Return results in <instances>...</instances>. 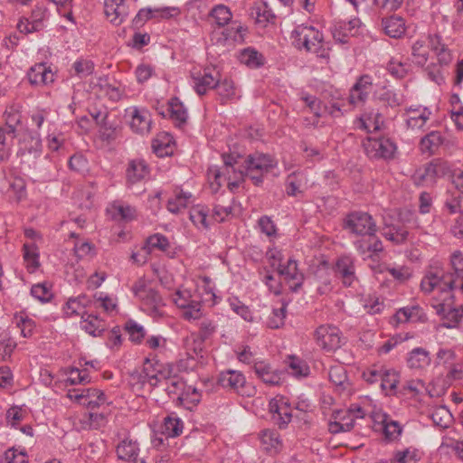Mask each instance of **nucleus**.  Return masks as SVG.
Wrapping results in <instances>:
<instances>
[{
    "label": "nucleus",
    "mask_w": 463,
    "mask_h": 463,
    "mask_svg": "<svg viewBox=\"0 0 463 463\" xmlns=\"http://www.w3.org/2000/svg\"><path fill=\"white\" fill-rule=\"evenodd\" d=\"M344 228L360 236L374 235L377 232L373 217L364 212H353L347 214L344 221Z\"/></svg>",
    "instance_id": "nucleus-5"
},
{
    "label": "nucleus",
    "mask_w": 463,
    "mask_h": 463,
    "mask_svg": "<svg viewBox=\"0 0 463 463\" xmlns=\"http://www.w3.org/2000/svg\"><path fill=\"white\" fill-rule=\"evenodd\" d=\"M215 90L222 103L237 98L236 87L231 79L224 78L221 80V76L218 77Z\"/></svg>",
    "instance_id": "nucleus-37"
},
{
    "label": "nucleus",
    "mask_w": 463,
    "mask_h": 463,
    "mask_svg": "<svg viewBox=\"0 0 463 463\" xmlns=\"http://www.w3.org/2000/svg\"><path fill=\"white\" fill-rule=\"evenodd\" d=\"M365 153L372 158L391 159L396 150L395 144L389 138H368L364 143Z\"/></svg>",
    "instance_id": "nucleus-9"
},
{
    "label": "nucleus",
    "mask_w": 463,
    "mask_h": 463,
    "mask_svg": "<svg viewBox=\"0 0 463 463\" xmlns=\"http://www.w3.org/2000/svg\"><path fill=\"white\" fill-rule=\"evenodd\" d=\"M253 369L256 375L266 384L278 385L281 383L282 373L273 370L270 364L264 361L256 362Z\"/></svg>",
    "instance_id": "nucleus-24"
},
{
    "label": "nucleus",
    "mask_w": 463,
    "mask_h": 463,
    "mask_svg": "<svg viewBox=\"0 0 463 463\" xmlns=\"http://www.w3.org/2000/svg\"><path fill=\"white\" fill-rule=\"evenodd\" d=\"M430 50L436 55L440 66L449 65L453 60V54L449 49L448 39H444L439 33H430L427 36Z\"/></svg>",
    "instance_id": "nucleus-12"
},
{
    "label": "nucleus",
    "mask_w": 463,
    "mask_h": 463,
    "mask_svg": "<svg viewBox=\"0 0 463 463\" xmlns=\"http://www.w3.org/2000/svg\"><path fill=\"white\" fill-rule=\"evenodd\" d=\"M455 288V276L444 274L439 262L428 268L420 281V290L424 294L434 293L430 305L443 320L442 326L446 328L457 327L463 317V305L454 307Z\"/></svg>",
    "instance_id": "nucleus-1"
},
{
    "label": "nucleus",
    "mask_w": 463,
    "mask_h": 463,
    "mask_svg": "<svg viewBox=\"0 0 463 463\" xmlns=\"http://www.w3.org/2000/svg\"><path fill=\"white\" fill-rule=\"evenodd\" d=\"M289 373L297 378L306 377L309 374L310 370L307 364L296 356H289L288 362Z\"/></svg>",
    "instance_id": "nucleus-47"
},
{
    "label": "nucleus",
    "mask_w": 463,
    "mask_h": 463,
    "mask_svg": "<svg viewBox=\"0 0 463 463\" xmlns=\"http://www.w3.org/2000/svg\"><path fill=\"white\" fill-rule=\"evenodd\" d=\"M203 316L202 304L200 301L194 300L187 307L183 308L182 317L185 320H197Z\"/></svg>",
    "instance_id": "nucleus-64"
},
{
    "label": "nucleus",
    "mask_w": 463,
    "mask_h": 463,
    "mask_svg": "<svg viewBox=\"0 0 463 463\" xmlns=\"http://www.w3.org/2000/svg\"><path fill=\"white\" fill-rule=\"evenodd\" d=\"M131 289L141 303L142 309L150 317L158 318L165 316V303L151 281L140 278L133 284Z\"/></svg>",
    "instance_id": "nucleus-3"
},
{
    "label": "nucleus",
    "mask_w": 463,
    "mask_h": 463,
    "mask_svg": "<svg viewBox=\"0 0 463 463\" xmlns=\"http://www.w3.org/2000/svg\"><path fill=\"white\" fill-rule=\"evenodd\" d=\"M261 443L265 446L266 450H278L280 447L279 434L273 430H264L260 434Z\"/></svg>",
    "instance_id": "nucleus-53"
},
{
    "label": "nucleus",
    "mask_w": 463,
    "mask_h": 463,
    "mask_svg": "<svg viewBox=\"0 0 463 463\" xmlns=\"http://www.w3.org/2000/svg\"><path fill=\"white\" fill-rule=\"evenodd\" d=\"M217 324L210 318H203L199 323V330L194 333L204 341L211 339L216 333Z\"/></svg>",
    "instance_id": "nucleus-56"
},
{
    "label": "nucleus",
    "mask_w": 463,
    "mask_h": 463,
    "mask_svg": "<svg viewBox=\"0 0 463 463\" xmlns=\"http://www.w3.org/2000/svg\"><path fill=\"white\" fill-rule=\"evenodd\" d=\"M217 383L224 389L241 392L246 379L241 372L229 369L219 373Z\"/></svg>",
    "instance_id": "nucleus-20"
},
{
    "label": "nucleus",
    "mask_w": 463,
    "mask_h": 463,
    "mask_svg": "<svg viewBox=\"0 0 463 463\" xmlns=\"http://www.w3.org/2000/svg\"><path fill=\"white\" fill-rule=\"evenodd\" d=\"M168 110L170 118L177 127H182L186 123L188 118L187 109L178 98L175 97L169 100Z\"/></svg>",
    "instance_id": "nucleus-34"
},
{
    "label": "nucleus",
    "mask_w": 463,
    "mask_h": 463,
    "mask_svg": "<svg viewBox=\"0 0 463 463\" xmlns=\"http://www.w3.org/2000/svg\"><path fill=\"white\" fill-rule=\"evenodd\" d=\"M220 72L215 68H206L203 71L193 74L194 89L198 95H204L209 90H215Z\"/></svg>",
    "instance_id": "nucleus-13"
},
{
    "label": "nucleus",
    "mask_w": 463,
    "mask_h": 463,
    "mask_svg": "<svg viewBox=\"0 0 463 463\" xmlns=\"http://www.w3.org/2000/svg\"><path fill=\"white\" fill-rule=\"evenodd\" d=\"M48 10L43 5H36L32 11L30 18L32 30H42L43 28V21L47 18Z\"/></svg>",
    "instance_id": "nucleus-57"
},
{
    "label": "nucleus",
    "mask_w": 463,
    "mask_h": 463,
    "mask_svg": "<svg viewBox=\"0 0 463 463\" xmlns=\"http://www.w3.org/2000/svg\"><path fill=\"white\" fill-rule=\"evenodd\" d=\"M231 309L246 321H252L253 317L250 308L244 305L238 298L231 297L228 298Z\"/></svg>",
    "instance_id": "nucleus-58"
},
{
    "label": "nucleus",
    "mask_w": 463,
    "mask_h": 463,
    "mask_svg": "<svg viewBox=\"0 0 463 463\" xmlns=\"http://www.w3.org/2000/svg\"><path fill=\"white\" fill-rule=\"evenodd\" d=\"M431 420L436 426L446 429L452 422V415L445 406H440L432 411Z\"/></svg>",
    "instance_id": "nucleus-50"
},
{
    "label": "nucleus",
    "mask_w": 463,
    "mask_h": 463,
    "mask_svg": "<svg viewBox=\"0 0 463 463\" xmlns=\"http://www.w3.org/2000/svg\"><path fill=\"white\" fill-rule=\"evenodd\" d=\"M243 169L238 171V178L244 179L249 177L255 185H260L263 182V176L276 165V161L269 156L255 153L250 155L243 162Z\"/></svg>",
    "instance_id": "nucleus-4"
},
{
    "label": "nucleus",
    "mask_w": 463,
    "mask_h": 463,
    "mask_svg": "<svg viewBox=\"0 0 463 463\" xmlns=\"http://www.w3.org/2000/svg\"><path fill=\"white\" fill-rule=\"evenodd\" d=\"M104 12L107 19L116 26L123 24L129 14L126 0H105Z\"/></svg>",
    "instance_id": "nucleus-14"
},
{
    "label": "nucleus",
    "mask_w": 463,
    "mask_h": 463,
    "mask_svg": "<svg viewBox=\"0 0 463 463\" xmlns=\"http://www.w3.org/2000/svg\"><path fill=\"white\" fill-rule=\"evenodd\" d=\"M223 168L222 171L218 169H210L209 175L214 177V182L217 187L222 185V181L231 180L232 178H238V171L243 169V165L241 164V156H234L232 155L222 154Z\"/></svg>",
    "instance_id": "nucleus-8"
},
{
    "label": "nucleus",
    "mask_w": 463,
    "mask_h": 463,
    "mask_svg": "<svg viewBox=\"0 0 463 463\" xmlns=\"http://www.w3.org/2000/svg\"><path fill=\"white\" fill-rule=\"evenodd\" d=\"M149 174L148 166L144 160H132L127 168V180L129 184H137Z\"/></svg>",
    "instance_id": "nucleus-32"
},
{
    "label": "nucleus",
    "mask_w": 463,
    "mask_h": 463,
    "mask_svg": "<svg viewBox=\"0 0 463 463\" xmlns=\"http://www.w3.org/2000/svg\"><path fill=\"white\" fill-rule=\"evenodd\" d=\"M139 451L140 445L138 441L130 436L120 439L116 447L118 458L128 462L137 461Z\"/></svg>",
    "instance_id": "nucleus-21"
},
{
    "label": "nucleus",
    "mask_w": 463,
    "mask_h": 463,
    "mask_svg": "<svg viewBox=\"0 0 463 463\" xmlns=\"http://www.w3.org/2000/svg\"><path fill=\"white\" fill-rule=\"evenodd\" d=\"M189 218L194 225L200 231H207L210 228L211 219L208 217V209L203 205L191 208Z\"/></svg>",
    "instance_id": "nucleus-36"
},
{
    "label": "nucleus",
    "mask_w": 463,
    "mask_h": 463,
    "mask_svg": "<svg viewBox=\"0 0 463 463\" xmlns=\"http://www.w3.org/2000/svg\"><path fill=\"white\" fill-rule=\"evenodd\" d=\"M442 172L440 164L431 162L418 168L412 175L413 182L416 185H422L426 183L434 182L435 178Z\"/></svg>",
    "instance_id": "nucleus-22"
},
{
    "label": "nucleus",
    "mask_w": 463,
    "mask_h": 463,
    "mask_svg": "<svg viewBox=\"0 0 463 463\" xmlns=\"http://www.w3.org/2000/svg\"><path fill=\"white\" fill-rule=\"evenodd\" d=\"M31 295L41 302H48L52 298V292L47 283H38L32 287Z\"/></svg>",
    "instance_id": "nucleus-63"
},
{
    "label": "nucleus",
    "mask_w": 463,
    "mask_h": 463,
    "mask_svg": "<svg viewBox=\"0 0 463 463\" xmlns=\"http://www.w3.org/2000/svg\"><path fill=\"white\" fill-rule=\"evenodd\" d=\"M146 245L148 247L147 252L156 249L161 251H166L170 247L168 239L161 233L149 236L146 240Z\"/></svg>",
    "instance_id": "nucleus-59"
},
{
    "label": "nucleus",
    "mask_w": 463,
    "mask_h": 463,
    "mask_svg": "<svg viewBox=\"0 0 463 463\" xmlns=\"http://www.w3.org/2000/svg\"><path fill=\"white\" fill-rule=\"evenodd\" d=\"M73 69L79 78H86L93 73L94 63L90 60L79 59L73 63Z\"/></svg>",
    "instance_id": "nucleus-61"
},
{
    "label": "nucleus",
    "mask_w": 463,
    "mask_h": 463,
    "mask_svg": "<svg viewBox=\"0 0 463 463\" xmlns=\"http://www.w3.org/2000/svg\"><path fill=\"white\" fill-rule=\"evenodd\" d=\"M21 150L26 151L34 157L40 156L42 152V140L38 133L27 134L21 142Z\"/></svg>",
    "instance_id": "nucleus-44"
},
{
    "label": "nucleus",
    "mask_w": 463,
    "mask_h": 463,
    "mask_svg": "<svg viewBox=\"0 0 463 463\" xmlns=\"http://www.w3.org/2000/svg\"><path fill=\"white\" fill-rule=\"evenodd\" d=\"M67 397L87 408L93 410L106 403L104 392L99 389L79 388L70 390Z\"/></svg>",
    "instance_id": "nucleus-7"
},
{
    "label": "nucleus",
    "mask_w": 463,
    "mask_h": 463,
    "mask_svg": "<svg viewBox=\"0 0 463 463\" xmlns=\"http://www.w3.org/2000/svg\"><path fill=\"white\" fill-rule=\"evenodd\" d=\"M430 51V46L427 37L416 40L411 45L412 61L419 66H424L429 60Z\"/></svg>",
    "instance_id": "nucleus-31"
},
{
    "label": "nucleus",
    "mask_w": 463,
    "mask_h": 463,
    "mask_svg": "<svg viewBox=\"0 0 463 463\" xmlns=\"http://www.w3.org/2000/svg\"><path fill=\"white\" fill-rule=\"evenodd\" d=\"M162 433L168 438H175L182 434L183 420L175 414L166 416L162 424Z\"/></svg>",
    "instance_id": "nucleus-38"
},
{
    "label": "nucleus",
    "mask_w": 463,
    "mask_h": 463,
    "mask_svg": "<svg viewBox=\"0 0 463 463\" xmlns=\"http://www.w3.org/2000/svg\"><path fill=\"white\" fill-rule=\"evenodd\" d=\"M28 80L33 85H46L54 80L52 70L45 63H37L28 71Z\"/></svg>",
    "instance_id": "nucleus-25"
},
{
    "label": "nucleus",
    "mask_w": 463,
    "mask_h": 463,
    "mask_svg": "<svg viewBox=\"0 0 463 463\" xmlns=\"http://www.w3.org/2000/svg\"><path fill=\"white\" fill-rule=\"evenodd\" d=\"M81 328L89 335L97 337L100 336L108 328L106 321L92 313H87L82 317Z\"/></svg>",
    "instance_id": "nucleus-26"
},
{
    "label": "nucleus",
    "mask_w": 463,
    "mask_h": 463,
    "mask_svg": "<svg viewBox=\"0 0 463 463\" xmlns=\"http://www.w3.org/2000/svg\"><path fill=\"white\" fill-rule=\"evenodd\" d=\"M142 369L143 373L146 376V380H148L150 387L157 386V384L163 381V379H166L167 374L170 373V371L165 369L164 364L157 361L153 362L148 358H146L144 361Z\"/></svg>",
    "instance_id": "nucleus-19"
},
{
    "label": "nucleus",
    "mask_w": 463,
    "mask_h": 463,
    "mask_svg": "<svg viewBox=\"0 0 463 463\" xmlns=\"http://www.w3.org/2000/svg\"><path fill=\"white\" fill-rule=\"evenodd\" d=\"M431 111L427 107L411 106L406 109L405 121L408 128L421 129L430 118Z\"/></svg>",
    "instance_id": "nucleus-17"
},
{
    "label": "nucleus",
    "mask_w": 463,
    "mask_h": 463,
    "mask_svg": "<svg viewBox=\"0 0 463 463\" xmlns=\"http://www.w3.org/2000/svg\"><path fill=\"white\" fill-rule=\"evenodd\" d=\"M241 61L250 68L263 65V56L253 49H245L241 54Z\"/></svg>",
    "instance_id": "nucleus-55"
},
{
    "label": "nucleus",
    "mask_w": 463,
    "mask_h": 463,
    "mask_svg": "<svg viewBox=\"0 0 463 463\" xmlns=\"http://www.w3.org/2000/svg\"><path fill=\"white\" fill-rule=\"evenodd\" d=\"M292 44L298 50L315 53L318 58L329 59V43L323 33L313 25L299 24L291 33Z\"/></svg>",
    "instance_id": "nucleus-2"
},
{
    "label": "nucleus",
    "mask_w": 463,
    "mask_h": 463,
    "mask_svg": "<svg viewBox=\"0 0 463 463\" xmlns=\"http://www.w3.org/2000/svg\"><path fill=\"white\" fill-rule=\"evenodd\" d=\"M171 139V137L164 134L153 141L152 147L156 156L164 157L173 153Z\"/></svg>",
    "instance_id": "nucleus-49"
},
{
    "label": "nucleus",
    "mask_w": 463,
    "mask_h": 463,
    "mask_svg": "<svg viewBox=\"0 0 463 463\" xmlns=\"http://www.w3.org/2000/svg\"><path fill=\"white\" fill-rule=\"evenodd\" d=\"M108 212L111 214L115 220L129 221L135 216V209L128 204L122 202H114Z\"/></svg>",
    "instance_id": "nucleus-40"
},
{
    "label": "nucleus",
    "mask_w": 463,
    "mask_h": 463,
    "mask_svg": "<svg viewBox=\"0 0 463 463\" xmlns=\"http://www.w3.org/2000/svg\"><path fill=\"white\" fill-rule=\"evenodd\" d=\"M400 375L394 369L384 367L381 383V388L386 394H393L396 392L399 383Z\"/></svg>",
    "instance_id": "nucleus-41"
},
{
    "label": "nucleus",
    "mask_w": 463,
    "mask_h": 463,
    "mask_svg": "<svg viewBox=\"0 0 463 463\" xmlns=\"http://www.w3.org/2000/svg\"><path fill=\"white\" fill-rule=\"evenodd\" d=\"M192 194L183 190H175L167 201V210L172 213H179L191 203Z\"/></svg>",
    "instance_id": "nucleus-33"
},
{
    "label": "nucleus",
    "mask_w": 463,
    "mask_h": 463,
    "mask_svg": "<svg viewBox=\"0 0 463 463\" xmlns=\"http://www.w3.org/2000/svg\"><path fill=\"white\" fill-rule=\"evenodd\" d=\"M164 380L165 381V392L168 396L174 399L176 398L177 401L187 385L183 379L177 376L171 377L170 373L167 374V378Z\"/></svg>",
    "instance_id": "nucleus-46"
},
{
    "label": "nucleus",
    "mask_w": 463,
    "mask_h": 463,
    "mask_svg": "<svg viewBox=\"0 0 463 463\" xmlns=\"http://www.w3.org/2000/svg\"><path fill=\"white\" fill-rule=\"evenodd\" d=\"M22 108L20 103H12L5 108L3 113L4 128L11 138L15 137L17 128L22 125Z\"/></svg>",
    "instance_id": "nucleus-16"
},
{
    "label": "nucleus",
    "mask_w": 463,
    "mask_h": 463,
    "mask_svg": "<svg viewBox=\"0 0 463 463\" xmlns=\"http://www.w3.org/2000/svg\"><path fill=\"white\" fill-rule=\"evenodd\" d=\"M201 393L199 391L191 385L186 386L181 396L177 400V403L183 405L187 410L194 408L201 401Z\"/></svg>",
    "instance_id": "nucleus-42"
},
{
    "label": "nucleus",
    "mask_w": 463,
    "mask_h": 463,
    "mask_svg": "<svg viewBox=\"0 0 463 463\" xmlns=\"http://www.w3.org/2000/svg\"><path fill=\"white\" fill-rule=\"evenodd\" d=\"M315 340L322 350L331 353L341 347L344 338L338 327L322 325L315 331Z\"/></svg>",
    "instance_id": "nucleus-6"
},
{
    "label": "nucleus",
    "mask_w": 463,
    "mask_h": 463,
    "mask_svg": "<svg viewBox=\"0 0 463 463\" xmlns=\"http://www.w3.org/2000/svg\"><path fill=\"white\" fill-rule=\"evenodd\" d=\"M384 437L389 440H394L402 434V426L396 420H391L386 414L380 415Z\"/></svg>",
    "instance_id": "nucleus-45"
},
{
    "label": "nucleus",
    "mask_w": 463,
    "mask_h": 463,
    "mask_svg": "<svg viewBox=\"0 0 463 463\" xmlns=\"http://www.w3.org/2000/svg\"><path fill=\"white\" fill-rule=\"evenodd\" d=\"M13 139L7 133L6 129L0 126V161H7L11 156Z\"/></svg>",
    "instance_id": "nucleus-54"
},
{
    "label": "nucleus",
    "mask_w": 463,
    "mask_h": 463,
    "mask_svg": "<svg viewBox=\"0 0 463 463\" xmlns=\"http://www.w3.org/2000/svg\"><path fill=\"white\" fill-rule=\"evenodd\" d=\"M204 343L205 341L194 333L191 334L184 339V345L189 355L190 352H193V354L195 355L203 356L202 354L204 350Z\"/></svg>",
    "instance_id": "nucleus-52"
},
{
    "label": "nucleus",
    "mask_w": 463,
    "mask_h": 463,
    "mask_svg": "<svg viewBox=\"0 0 463 463\" xmlns=\"http://www.w3.org/2000/svg\"><path fill=\"white\" fill-rule=\"evenodd\" d=\"M90 299L85 295L80 296L76 298H71L63 307V312L68 317L80 316L82 318L87 315L88 311L86 308L88 307H90Z\"/></svg>",
    "instance_id": "nucleus-28"
},
{
    "label": "nucleus",
    "mask_w": 463,
    "mask_h": 463,
    "mask_svg": "<svg viewBox=\"0 0 463 463\" xmlns=\"http://www.w3.org/2000/svg\"><path fill=\"white\" fill-rule=\"evenodd\" d=\"M272 420L280 429H284L291 421L292 408L287 398L280 396L272 399L269 404Z\"/></svg>",
    "instance_id": "nucleus-11"
},
{
    "label": "nucleus",
    "mask_w": 463,
    "mask_h": 463,
    "mask_svg": "<svg viewBox=\"0 0 463 463\" xmlns=\"http://www.w3.org/2000/svg\"><path fill=\"white\" fill-rule=\"evenodd\" d=\"M382 25L385 33L392 38H400L406 31L405 21L399 15L383 18Z\"/></svg>",
    "instance_id": "nucleus-29"
},
{
    "label": "nucleus",
    "mask_w": 463,
    "mask_h": 463,
    "mask_svg": "<svg viewBox=\"0 0 463 463\" xmlns=\"http://www.w3.org/2000/svg\"><path fill=\"white\" fill-rule=\"evenodd\" d=\"M130 128L133 131L142 135L149 132L152 120L147 110L134 108L130 111Z\"/></svg>",
    "instance_id": "nucleus-23"
},
{
    "label": "nucleus",
    "mask_w": 463,
    "mask_h": 463,
    "mask_svg": "<svg viewBox=\"0 0 463 463\" xmlns=\"http://www.w3.org/2000/svg\"><path fill=\"white\" fill-rule=\"evenodd\" d=\"M335 274L345 287H350L357 278L354 260L350 256H341L335 262Z\"/></svg>",
    "instance_id": "nucleus-18"
},
{
    "label": "nucleus",
    "mask_w": 463,
    "mask_h": 463,
    "mask_svg": "<svg viewBox=\"0 0 463 463\" xmlns=\"http://www.w3.org/2000/svg\"><path fill=\"white\" fill-rule=\"evenodd\" d=\"M461 199L462 195L457 191H448L446 194V199L444 202V207L448 210L450 214L461 213Z\"/></svg>",
    "instance_id": "nucleus-51"
},
{
    "label": "nucleus",
    "mask_w": 463,
    "mask_h": 463,
    "mask_svg": "<svg viewBox=\"0 0 463 463\" xmlns=\"http://www.w3.org/2000/svg\"><path fill=\"white\" fill-rule=\"evenodd\" d=\"M383 123V116L379 113H370L364 115L360 118V128L367 132L379 130Z\"/></svg>",
    "instance_id": "nucleus-48"
},
{
    "label": "nucleus",
    "mask_w": 463,
    "mask_h": 463,
    "mask_svg": "<svg viewBox=\"0 0 463 463\" xmlns=\"http://www.w3.org/2000/svg\"><path fill=\"white\" fill-rule=\"evenodd\" d=\"M430 353L421 347L412 349L407 358V364L410 368L423 369L430 364Z\"/></svg>",
    "instance_id": "nucleus-35"
},
{
    "label": "nucleus",
    "mask_w": 463,
    "mask_h": 463,
    "mask_svg": "<svg viewBox=\"0 0 463 463\" xmlns=\"http://www.w3.org/2000/svg\"><path fill=\"white\" fill-rule=\"evenodd\" d=\"M359 23L358 19L339 21L335 23L333 29V37L340 43H346V38L356 33V28L359 26Z\"/></svg>",
    "instance_id": "nucleus-30"
},
{
    "label": "nucleus",
    "mask_w": 463,
    "mask_h": 463,
    "mask_svg": "<svg viewBox=\"0 0 463 463\" xmlns=\"http://www.w3.org/2000/svg\"><path fill=\"white\" fill-rule=\"evenodd\" d=\"M373 90V82L369 75L361 76L350 90L349 103L352 105L364 104Z\"/></svg>",
    "instance_id": "nucleus-15"
},
{
    "label": "nucleus",
    "mask_w": 463,
    "mask_h": 463,
    "mask_svg": "<svg viewBox=\"0 0 463 463\" xmlns=\"http://www.w3.org/2000/svg\"><path fill=\"white\" fill-rule=\"evenodd\" d=\"M444 141L443 136L439 131H430L420 138L419 148L423 155H434Z\"/></svg>",
    "instance_id": "nucleus-27"
},
{
    "label": "nucleus",
    "mask_w": 463,
    "mask_h": 463,
    "mask_svg": "<svg viewBox=\"0 0 463 463\" xmlns=\"http://www.w3.org/2000/svg\"><path fill=\"white\" fill-rule=\"evenodd\" d=\"M212 17L219 26L227 24L232 17V12L224 5H216L211 12Z\"/></svg>",
    "instance_id": "nucleus-60"
},
{
    "label": "nucleus",
    "mask_w": 463,
    "mask_h": 463,
    "mask_svg": "<svg viewBox=\"0 0 463 463\" xmlns=\"http://www.w3.org/2000/svg\"><path fill=\"white\" fill-rule=\"evenodd\" d=\"M278 273L284 278L292 292H298L305 280V276L298 269L296 260L289 258L286 263H279Z\"/></svg>",
    "instance_id": "nucleus-10"
},
{
    "label": "nucleus",
    "mask_w": 463,
    "mask_h": 463,
    "mask_svg": "<svg viewBox=\"0 0 463 463\" xmlns=\"http://www.w3.org/2000/svg\"><path fill=\"white\" fill-rule=\"evenodd\" d=\"M90 378L87 370H80L78 368H71L68 373L66 383L71 385L90 383Z\"/></svg>",
    "instance_id": "nucleus-62"
},
{
    "label": "nucleus",
    "mask_w": 463,
    "mask_h": 463,
    "mask_svg": "<svg viewBox=\"0 0 463 463\" xmlns=\"http://www.w3.org/2000/svg\"><path fill=\"white\" fill-rule=\"evenodd\" d=\"M382 234L394 244H402L408 240L409 232L402 226L391 225L384 227Z\"/></svg>",
    "instance_id": "nucleus-43"
},
{
    "label": "nucleus",
    "mask_w": 463,
    "mask_h": 463,
    "mask_svg": "<svg viewBox=\"0 0 463 463\" xmlns=\"http://www.w3.org/2000/svg\"><path fill=\"white\" fill-rule=\"evenodd\" d=\"M23 250L26 269L30 273H33L40 266L38 248L34 242L24 243Z\"/></svg>",
    "instance_id": "nucleus-39"
}]
</instances>
